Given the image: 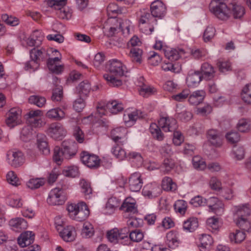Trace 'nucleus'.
<instances>
[{"mask_svg":"<svg viewBox=\"0 0 251 251\" xmlns=\"http://www.w3.org/2000/svg\"><path fill=\"white\" fill-rule=\"evenodd\" d=\"M108 70L109 73L104 74L103 77L109 85L113 87L122 85V81L119 77L127 72L126 67L120 61L113 59L110 61Z\"/></svg>","mask_w":251,"mask_h":251,"instance_id":"nucleus-1","label":"nucleus"},{"mask_svg":"<svg viewBox=\"0 0 251 251\" xmlns=\"http://www.w3.org/2000/svg\"><path fill=\"white\" fill-rule=\"evenodd\" d=\"M67 210L71 219L79 222L87 219L90 214L87 205L82 201L68 204Z\"/></svg>","mask_w":251,"mask_h":251,"instance_id":"nucleus-2","label":"nucleus"},{"mask_svg":"<svg viewBox=\"0 0 251 251\" xmlns=\"http://www.w3.org/2000/svg\"><path fill=\"white\" fill-rule=\"evenodd\" d=\"M251 208L248 204L235 206L233 208V220L236 224L245 230V226L249 225L247 217L250 215Z\"/></svg>","mask_w":251,"mask_h":251,"instance_id":"nucleus-3","label":"nucleus"},{"mask_svg":"<svg viewBox=\"0 0 251 251\" xmlns=\"http://www.w3.org/2000/svg\"><path fill=\"white\" fill-rule=\"evenodd\" d=\"M139 26L140 30L146 34H151L154 29L153 25L156 20L149 11L143 9L138 12Z\"/></svg>","mask_w":251,"mask_h":251,"instance_id":"nucleus-4","label":"nucleus"},{"mask_svg":"<svg viewBox=\"0 0 251 251\" xmlns=\"http://www.w3.org/2000/svg\"><path fill=\"white\" fill-rule=\"evenodd\" d=\"M209 8L210 11L220 20L227 21L231 17V7L225 2H221L216 5L210 3Z\"/></svg>","mask_w":251,"mask_h":251,"instance_id":"nucleus-5","label":"nucleus"},{"mask_svg":"<svg viewBox=\"0 0 251 251\" xmlns=\"http://www.w3.org/2000/svg\"><path fill=\"white\" fill-rule=\"evenodd\" d=\"M129 232V230L127 227H124L120 230L114 228L107 232V237L111 243H119L123 245H127L129 241L128 236Z\"/></svg>","mask_w":251,"mask_h":251,"instance_id":"nucleus-6","label":"nucleus"},{"mask_svg":"<svg viewBox=\"0 0 251 251\" xmlns=\"http://www.w3.org/2000/svg\"><path fill=\"white\" fill-rule=\"evenodd\" d=\"M53 55L55 56L54 57L49 58L47 61V66L49 70L55 74H61L64 69V66L63 64H60L62 59V55L57 50H53L52 51Z\"/></svg>","mask_w":251,"mask_h":251,"instance_id":"nucleus-7","label":"nucleus"},{"mask_svg":"<svg viewBox=\"0 0 251 251\" xmlns=\"http://www.w3.org/2000/svg\"><path fill=\"white\" fill-rule=\"evenodd\" d=\"M5 123L10 128L22 124V110L18 107L11 108L7 113Z\"/></svg>","mask_w":251,"mask_h":251,"instance_id":"nucleus-8","label":"nucleus"},{"mask_svg":"<svg viewBox=\"0 0 251 251\" xmlns=\"http://www.w3.org/2000/svg\"><path fill=\"white\" fill-rule=\"evenodd\" d=\"M66 200L63 190L59 188L52 189L47 198V202L50 205H61Z\"/></svg>","mask_w":251,"mask_h":251,"instance_id":"nucleus-9","label":"nucleus"},{"mask_svg":"<svg viewBox=\"0 0 251 251\" xmlns=\"http://www.w3.org/2000/svg\"><path fill=\"white\" fill-rule=\"evenodd\" d=\"M80 159L83 164L89 168L96 169L100 166V160L94 154L82 151L80 154Z\"/></svg>","mask_w":251,"mask_h":251,"instance_id":"nucleus-10","label":"nucleus"},{"mask_svg":"<svg viewBox=\"0 0 251 251\" xmlns=\"http://www.w3.org/2000/svg\"><path fill=\"white\" fill-rule=\"evenodd\" d=\"M8 163L14 167L22 166L25 161V158L22 152L17 151H9L6 154Z\"/></svg>","mask_w":251,"mask_h":251,"instance_id":"nucleus-11","label":"nucleus"},{"mask_svg":"<svg viewBox=\"0 0 251 251\" xmlns=\"http://www.w3.org/2000/svg\"><path fill=\"white\" fill-rule=\"evenodd\" d=\"M47 133L52 138L61 140L65 136L66 131L61 124L53 123L49 126Z\"/></svg>","mask_w":251,"mask_h":251,"instance_id":"nucleus-12","label":"nucleus"},{"mask_svg":"<svg viewBox=\"0 0 251 251\" xmlns=\"http://www.w3.org/2000/svg\"><path fill=\"white\" fill-rule=\"evenodd\" d=\"M166 11V6L162 1L156 0L151 3V12L154 18H162L165 16Z\"/></svg>","mask_w":251,"mask_h":251,"instance_id":"nucleus-13","label":"nucleus"},{"mask_svg":"<svg viewBox=\"0 0 251 251\" xmlns=\"http://www.w3.org/2000/svg\"><path fill=\"white\" fill-rule=\"evenodd\" d=\"M207 205L209 211L214 212L217 215H222L225 212V205L223 202L216 197L210 198L207 200Z\"/></svg>","mask_w":251,"mask_h":251,"instance_id":"nucleus-14","label":"nucleus"},{"mask_svg":"<svg viewBox=\"0 0 251 251\" xmlns=\"http://www.w3.org/2000/svg\"><path fill=\"white\" fill-rule=\"evenodd\" d=\"M66 159H70L74 157L77 151V144L73 141L65 140L62 143L61 148Z\"/></svg>","mask_w":251,"mask_h":251,"instance_id":"nucleus-15","label":"nucleus"},{"mask_svg":"<svg viewBox=\"0 0 251 251\" xmlns=\"http://www.w3.org/2000/svg\"><path fill=\"white\" fill-rule=\"evenodd\" d=\"M121 209L124 211V216L126 218L128 217L131 214L136 213L137 209L136 206V201L131 197L126 198L123 202Z\"/></svg>","mask_w":251,"mask_h":251,"instance_id":"nucleus-16","label":"nucleus"},{"mask_svg":"<svg viewBox=\"0 0 251 251\" xmlns=\"http://www.w3.org/2000/svg\"><path fill=\"white\" fill-rule=\"evenodd\" d=\"M158 123L159 127L165 132L174 131L177 127L176 121L172 117H162Z\"/></svg>","mask_w":251,"mask_h":251,"instance_id":"nucleus-17","label":"nucleus"},{"mask_svg":"<svg viewBox=\"0 0 251 251\" xmlns=\"http://www.w3.org/2000/svg\"><path fill=\"white\" fill-rule=\"evenodd\" d=\"M127 133L126 128L118 127L113 129L111 131V137L116 143L124 144L126 141V135Z\"/></svg>","mask_w":251,"mask_h":251,"instance_id":"nucleus-18","label":"nucleus"},{"mask_svg":"<svg viewBox=\"0 0 251 251\" xmlns=\"http://www.w3.org/2000/svg\"><path fill=\"white\" fill-rule=\"evenodd\" d=\"M129 187L133 192L139 191L142 187L143 180L141 174L139 172H135L131 174L128 179Z\"/></svg>","mask_w":251,"mask_h":251,"instance_id":"nucleus-19","label":"nucleus"},{"mask_svg":"<svg viewBox=\"0 0 251 251\" xmlns=\"http://www.w3.org/2000/svg\"><path fill=\"white\" fill-rule=\"evenodd\" d=\"M231 6L232 15L236 19H241L245 14V7L242 4V0H233L229 4Z\"/></svg>","mask_w":251,"mask_h":251,"instance_id":"nucleus-20","label":"nucleus"},{"mask_svg":"<svg viewBox=\"0 0 251 251\" xmlns=\"http://www.w3.org/2000/svg\"><path fill=\"white\" fill-rule=\"evenodd\" d=\"M142 117V112L137 109H128L124 114L123 119L126 125L131 126L135 121Z\"/></svg>","mask_w":251,"mask_h":251,"instance_id":"nucleus-21","label":"nucleus"},{"mask_svg":"<svg viewBox=\"0 0 251 251\" xmlns=\"http://www.w3.org/2000/svg\"><path fill=\"white\" fill-rule=\"evenodd\" d=\"M208 142L213 146L219 147L222 144V135L216 129H210L206 132Z\"/></svg>","mask_w":251,"mask_h":251,"instance_id":"nucleus-22","label":"nucleus"},{"mask_svg":"<svg viewBox=\"0 0 251 251\" xmlns=\"http://www.w3.org/2000/svg\"><path fill=\"white\" fill-rule=\"evenodd\" d=\"M160 188L155 183L146 185L142 190L143 195L149 198L156 197L160 194Z\"/></svg>","mask_w":251,"mask_h":251,"instance_id":"nucleus-23","label":"nucleus"},{"mask_svg":"<svg viewBox=\"0 0 251 251\" xmlns=\"http://www.w3.org/2000/svg\"><path fill=\"white\" fill-rule=\"evenodd\" d=\"M9 225L11 229L17 232H20L25 229L28 227L27 222L21 217H16L11 219L9 221Z\"/></svg>","mask_w":251,"mask_h":251,"instance_id":"nucleus-24","label":"nucleus"},{"mask_svg":"<svg viewBox=\"0 0 251 251\" xmlns=\"http://www.w3.org/2000/svg\"><path fill=\"white\" fill-rule=\"evenodd\" d=\"M46 116L49 119L60 121L66 118V113L60 107H55L49 110Z\"/></svg>","mask_w":251,"mask_h":251,"instance_id":"nucleus-25","label":"nucleus"},{"mask_svg":"<svg viewBox=\"0 0 251 251\" xmlns=\"http://www.w3.org/2000/svg\"><path fill=\"white\" fill-rule=\"evenodd\" d=\"M189 96V103L193 105H198L203 101L206 96V92L203 90H198L190 94Z\"/></svg>","mask_w":251,"mask_h":251,"instance_id":"nucleus-26","label":"nucleus"},{"mask_svg":"<svg viewBox=\"0 0 251 251\" xmlns=\"http://www.w3.org/2000/svg\"><path fill=\"white\" fill-rule=\"evenodd\" d=\"M58 232L60 237L66 242L74 241L76 236L75 228L72 226H68L64 227Z\"/></svg>","mask_w":251,"mask_h":251,"instance_id":"nucleus-27","label":"nucleus"},{"mask_svg":"<svg viewBox=\"0 0 251 251\" xmlns=\"http://www.w3.org/2000/svg\"><path fill=\"white\" fill-rule=\"evenodd\" d=\"M34 240V234L30 231H26L21 234L18 238V243L22 248L29 246Z\"/></svg>","mask_w":251,"mask_h":251,"instance_id":"nucleus-28","label":"nucleus"},{"mask_svg":"<svg viewBox=\"0 0 251 251\" xmlns=\"http://www.w3.org/2000/svg\"><path fill=\"white\" fill-rule=\"evenodd\" d=\"M163 51L166 57L172 61L178 60L185 54L184 50L179 49H173L167 47L163 49Z\"/></svg>","mask_w":251,"mask_h":251,"instance_id":"nucleus-29","label":"nucleus"},{"mask_svg":"<svg viewBox=\"0 0 251 251\" xmlns=\"http://www.w3.org/2000/svg\"><path fill=\"white\" fill-rule=\"evenodd\" d=\"M201 74L198 72H189L186 79V82L189 87H196L201 80Z\"/></svg>","mask_w":251,"mask_h":251,"instance_id":"nucleus-30","label":"nucleus"},{"mask_svg":"<svg viewBox=\"0 0 251 251\" xmlns=\"http://www.w3.org/2000/svg\"><path fill=\"white\" fill-rule=\"evenodd\" d=\"M91 90V84L87 80L80 82L76 87V92L80 97H87Z\"/></svg>","mask_w":251,"mask_h":251,"instance_id":"nucleus-31","label":"nucleus"},{"mask_svg":"<svg viewBox=\"0 0 251 251\" xmlns=\"http://www.w3.org/2000/svg\"><path fill=\"white\" fill-rule=\"evenodd\" d=\"M201 72L202 77L206 80H210L215 76V71L214 68L207 63L202 64L201 67Z\"/></svg>","mask_w":251,"mask_h":251,"instance_id":"nucleus-32","label":"nucleus"},{"mask_svg":"<svg viewBox=\"0 0 251 251\" xmlns=\"http://www.w3.org/2000/svg\"><path fill=\"white\" fill-rule=\"evenodd\" d=\"M199 249L201 251H209L213 243L212 237L208 234H203L200 239Z\"/></svg>","mask_w":251,"mask_h":251,"instance_id":"nucleus-33","label":"nucleus"},{"mask_svg":"<svg viewBox=\"0 0 251 251\" xmlns=\"http://www.w3.org/2000/svg\"><path fill=\"white\" fill-rule=\"evenodd\" d=\"M120 204V201L116 198H111L108 199L105 207L104 213L111 215L115 212L116 208Z\"/></svg>","mask_w":251,"mask_h":251,"instance_id":"nucleus-34","label":"nucleus"},{"mask_svg":"<svg viewBox=\"0 0 251 251\" xmlns=\"http://www.w3.org/2000/svg\"><path fill=\"white\" fill-rule=\"evenodd\" d=\"M166 243L168 246L172 249H175L178 247L179 244L178 235L174 231H169L166 235Z\"/></svg>","mask_w":251,"mask_h":251,"instance_id":"nucleus-35","label":"nucleus"},{"mask_svg":"<svg viewBox=\"0 0 251 251\" xmlns=\"http://www.w3.org/2000/svg\"><path fill=\"white\" fill-rule=\"evenodd\" d=\"M106 108L108 111L112 114H117L124 110L123 104L118 100H112L108 101L106 104Z\"/></svg>","mask_w":251,"mask_h":251,"instance_id":"nucleus-36","label":"nucleus"},{"mask_svg":"<svg viewBox=\"0 0 251 251\" xmlns=\"http://www.w3.org/2000/svg\"><path fill=\"white\" fill-rule=\"evenodd\" d=\"M161 187L166 191L174 192L177 189V185L173 181L171 177L165 176L161 182Z\"/></svg>","mask_w":251,"mask_h":251,"instance_id":"nucleus-37","label":"nucleus"},{"mask_svg":"<svg viewBox=\"0 0 251 251\" xmlns=\"http://www.w3.org/2000/svg\"><path fill=\"white\" fill-rule=\"evenodd\" d=\"M198 226L197 218L191 217L183 222V229L187 232H192L197 228Z\"/></svg>","mask_w":251,"mask_h":251,"instance_id":"nucleus-38","label":"nucleus"},{"mask_svg":"<svg viewBox=\"0 0 251 251\" xmlns=\"http://www.w3.org/2000/svg\"><path fill=\"white\" fill-rule=\"evenodd\" d=\"M127 158L136 167H141L143 164V159L141 155L136 152H131L128 153Z\"/></svg>","mask_w":251,"mask_h":251,"instance_id":"nucleus-39","label":"nucleus"},{"mask_svg":"<svg viewBox=\"0 0 251 251\" xmlns=\"http://www.w3.org/2000/svg\"><path fill=\"white\" fill-rule=\"evenodd\" d=\"M229 239L231 242L240 243L246 238V233L243 230H237L235 232L229 234Z\"/></svg>","mask_w":251,"mask_h":251,"instance_id":"nucleus-40","label":"nucleus"},{"mask_svg":"<svg viewBox=\"0 0 251 251\" xmlns=\"http://www.w3.org/2000/svg\"><path fill=\"white\" fill-rule=\"evenodd\" d=\"M241 97L244 102L251 104V83L246 85L243 88Z\"/></svg>","mask_w":251,"mask_h":251,"instance_id":"nucleus-41","label":"nucleus"},{"mask_svg":"<svg viewBox=\"0 0 251 251\" xmlns=\"http://www.w3.org/2000/svg\"><path fill=\"white\" fill-rule=\"evenodd\" d=\"M142 50L136 48H131L128 54L129 57L133 62L140 64L142 62Z\"/></svg>","mask_w":251,"mask_h":251,"instance_id":"nucleus-42","label":"nucleus"},{"mask_svg":"<svg viewBox=\"0 0 251 251\" xmlns=\"http://www.w3.org/2000/svg\"><path fill=\"white\" fill-rule=\"evenodd\" d=\"M94 234V229L93 225L88 222H85L83 225L81 234L83 238H88L92 237Z\"/></svg>","mask_w":251,"mask_h":251,"instance_id":"nucleus-43","label":"nucleus"},{"mask_svg":"<svg viewBox=\"0 0 251 251\" xmlns=\"http://www.w3.org/2000/svg\"><path fill=\"white\" fill-rule=\"evenodd\" d=\"M109 23H114V24L112 26H108L105 25L104 26V32L107 34L108 36L111 37L114 35L117 32L118 27L120 25V24L116 20H109Z\"/></svg>","mask_w":251,"mask_h":251,"instance_id":"nucleus-44","label":"nucleus"},{"mask_svg":"<svg viewBox=\"0 0 251 251\" xmlns=\"http://www.w3.org/2000/svg\"><path fill=\"white\" fill-rule=\"evenodd\" d=\"M80 186L81 192L84 194L86 198L90 199L92 193V189L90 182L84 179H81Z\"/></svg>","mask_w":251,"mask_h":251,"instance_id":"nucleus-45","label":"nucleus"},{"mask_svg":"<svg viewBox=\"0 0 251 251\" xmlns=\"http://www.w3.org/2000/svg\"><path fill=\"white\" fill-rule=\"evenodd\" d=\"M161 68L165 72L170 71L174 73H178L181 70V68L178 64L166 61L162 63Z\"/></svg>","mask_w":251,"mask_h":251,"instance_id":"nucleus-46","label":"nucleus"},{"mask_svg":"<svg viewBox=\"0 0 251 251\" xmlns=\"http://www.w3.org/2000/svg\"><path fill=\"white\" fill-rule=\"evenodd\" d=\"M238 130L241 132H248L251 128V122L246 119H241L237 125Z\"/></svg>","mask_w":251,"mask_h":251,"instance_id":"nucleus-47","label":"nucleus"},{"mask_svg":"<svg viewBox=\"0 0 251 251\" xmlns=\"http://www.w3.org/2000/svg\"><path fill=\"white\" fill-rule=\"evenodd\" d=\"M174 209L177 213L181 215L185 214L187 208V203L186 201L182 200L176 201L174 204Z\"/></svg>","mask_w":251,"mask_h":251,"instance_id":"nucleus-48","label":"nucleus"},{"mask_svg":"<svg viewBox=\"0 0 251 251\" xmlns=\"http://www.w3.org/2000/svg\"><path fill=\"white\" fill-rule=\"evenodd\" d=\"M150 130L154 137L158 141H162L164 139V135L162 133L160 128L155 123H152L150 125Z\"/></svg>","mask_w":251,"mask_h":251,"instance_id":"nucleus-49","label":"nucleus"},{"mask_svg":"<svg viewBox=\"0 0 251 251\" xmlns=\"http://www.w3.org/2000/svg\"><path fill=\"white\" fill-rule=\"evenodd\" d=\"M2 20L7 25L15 26L19 25V19L14 16L4 14L1 15Z\"/></svg>","mask_w":251,"mask_h":251,"instance_id":"nucleus-50","label":"nucleus"},{"mask_svg":"<svg viewBox=\"0 0 251 251\" xmlns=\"http://www.w3.org/2000/svg\"><path fill=\"white\" fill-rule=\"evenodd\" d=\"M193 167L199 170H204L206 168V164L204 160L199 155L195 156L192 159Z\"/></svg>","mask_w":251,"mask_h":251,"instance_id":"nucleus-51","label":"nucleus"},{"mask_svg":"<svg viewBox=\"0 0 251 251\" xmlns=\"http://www.w3.org/2000/svg\"><path fill=\"white\" fill-rule=\"evenodd\" d=\"M64 159H66V158L61 149L58 146L55 147L54 149L53 155V161L58 165H60Z\"/></svg>","mask_w":251,"mask_h":251,"instance_id":"nucleus-52","label":"nucleus"},{"mask_svg":"<svg viewBox=\"0 0 251 251\" xmlns=\"http://www.w3.org/2000/svg\"><path fill=\"white\" fill-rule=\"evenodd\" d=\"M46 50L45 49L41 48L38 49V48H34L30 51V57L32 59L36 60L37 61L42 58L43 55L45 54Z\"/></svg>","mask_w":251,"mask_h":251,"instance_id":"nucleus-53","label":"nucleus"},{"mask_svg":"<svg viewBox=\"0 0 251 251\" xmlns=\"http://www.w3.org/2000/svg\"><path fill=\"white\" fill-rule=\"evenodd\" d=\"M36 144L38 149L43 154L47 155L50 153V150L45 139L38 138Z\"/></svg>","mask_w":251,"mask_h":251,"instance_id":"nucleus-54","label":"nucleus"},{"mask_svg":"<svg viewBox=\"0 0 251 251\" xmlns=\"http://www.w3.org/2000/svg\"><path fill=\"white\" fill-rule=\"evenodd\" d=\"M139 92L141 96L143 97H148L155 92V90L153 87L147 85L145 84H142L139 85Z\"/></svg>","mask_w":251,"mask_h":251,"instance_id":"nucleus-55","label":"nucleus"},{"mask_svg":"<svg viewBox=\"0 0 251 251\" xmlns=\"http://www.w3.org/2000/svg\"><path fill=\"white\" fill-rule=\"evenodd\" d=\"M233 157L237 160H241L244 158L245 155V151L243 147L235 146L232 151Z\"/></svg>","mask_w":251,"mask_h":251,"instance_id":"nucleus-56","label":"nucleus"},{"mask_svg":"<svg viewBox=\"0 0 251 251\" xmlns=\"http://www.w3.org/2000/svg\"><path fill=\"white\" fill-rule=\"evenodd\" d=\"M107 12L110 18H113L116 17L119 13H121V10L116 3H111L107 7Z\"/></svg>","mask_w":251,"mask_h":251,"instance_id":"nucleus-57","label":"nucleus"},{"mask_svg":"<svg viewBox=\"0 0 251 251\" xmlns=\"http://www.w3.org/2000/svg\"><path fill=\"white\" fill-rule=\"evenodd\" d=\"M209 186L212 190L219 191L222 190V185L221 180L216 176H212L209 181Z\"/></svg>","mask_w":251,"mask_h":251,"instance_id":"nucleus-58","label":"nucleus"},{"mask_svg":"<svg viewBox=\"0 0 251 251\" xmlns=\"http://www.w3.org/2000/svg\"><path fill=\"white\" fill-rule=\"evenodd\" d=\"M44 180L41 178L30 179L26 183L27 186L31 189H37L43 185Z\"/></svg>","mask_w":251,"mask_h":251,"instance_id":"nucleus-59","label":"nucleus"},{"mask_svg":"<svg viewBox=\"0 0 251 251\" xmlns=\"http://www.w3.org/2000/svg\"><path fill=\"white\" fill-rule=\"evenodd\" d=\"M127 218V225L130 227L137 228L141 226L143 224V221L142 219L137 218L130 215Z\"/></svg>","mask_w":251,"mask_h":251,"instance_id":"nucleus-60","label":"nucleus"},{"mask_svg":"<svg viewBox=\"0 0 251 251\" xmlns=\"http://www.w3.org/2000/svg\"><path fill=\"white\" fill-rule=\"evenodd\" d=\"M28 101L30 103H33L39 107H42L45 105L46 100L44 97L33 95L29 98Z\"/></svg>","mask_w":251,"mask_h":251,"instance_id":"nucleus-61","label":"nucleus"},{"mask_svg":"<svg viewBox=\"0 0 251 251\" xmlns=\"http://www.w3.org/2000/svg\"><path fill=\"white\" fill-rule=\"evenodd\" d=\"M176 117L181 121L186 122L189 121L192 118V113L184 108L181 111L179 109L176 110Z\"/></svg>","mask_w":251,"mask_h":251,"instance_id":"nucleus-62","label":"nucleus"},{"mask_svg":"<svg viewBox=\"0 0 251 251\" xmlns=\"http://www.w3.org/2000/svg\"><path fill=\"white\" fill-rule=\"evenodd\" d=\"M216 34V29L212 25L208 26L205 29L203 34V40L204 42H207L211 41L215 36Z\"/></svg>","mask_w":251,"mask_h":251,"instance_id":"nucleus-63","label":"nucleus"},{"mask_svg":"<svg viewBox=\"0 0 251 251\" xmlns=\"http://www.w3.org/2000/svg\"><path fill=\"white\" fill-rule=\"evenodd\" d=\"M175 166L174 160L170 158H166L164 159L161 168L165 174L169 173Z\"/></svg>","mask_w":251,"mask_h":251,"instance_id":"nucleus-64","label":"nucleus"}]
</instances>
